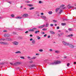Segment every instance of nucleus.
Returning <instances> with one entry per match:
<instances>
[{
	"mask_svg": "<svg viewBox=\"0 0 76 76\" xmlns=\"http://www.w3.org/2000/svg\"><path fill=\"white\" fill-rule=\"evenodd\" d=\"M61 63V61H55L53 62L50 63V65H56V64H58Z\"/></svg>",
	"mask_w": 76,
	"mask_h": 76,
	"instance_id": "f257e3e1",
	"label": "nucleus"
},
{
	"mask_svg": "<svg viewBox=\"0 0 76 76\" xmlns=\"http://www.w3.org/2000/svg\"><path fill=\"white\" fill-rule=\"evenodd\" d=\"M30 41H32L31 43L32 44H33V45H35V44H36V42L35 41V39L33 40V39L32 38H31L30 39Z\"/></svg>",
	"mask_w": 76,
	"mask_h": 76,
	"instance_id": "f03ea898",
	"label": "nucleus"
},
{
	"mask_svg": "<svg viewBox=\"0 0 76 76\" xmlns=\"http://www.w3.org/2000/svg\"><path fill=\"white\" fill-rule=\"evenodd\" d=\"M10 64H11V65H14V66H17V65H18V64H20V62H16L14 64H13L12 63H10Z\"/></svg>",
	"mask_w": 76,
	"mask_h": 76,
	"instance_id": "7ed1b4c3",
	"label": "nucleus"
},
{
	"mask_svg": "<svg viewBox=\"0 0 76 76\" xmlns=\"http://www.w3.org/2000/svg\"><path fill=\"white\" fill-rule=\"evenodd\" d=\"M62 43L64 45H69V43H67L65 41L62 42Z\"/></svg>",
	"mask_w": 76,
	"mask_h": 76,
	"instance_id": "20e7f679",
	"label": "nucleus"
},
{
	"mask_svg": "<svg viewBox=\"0 0 76 76\" xmlns=\"http://www.w3.org/2000/svg\"><path fill=\"white\" fill-rule=\"evenodd\" d=\"M41 18L42 19H44V20H47V17L44 15H42L41 16Z\"/></svg>",
	"mask_w": 76,
	"mask_h": 76,
	"instance_id": "39448f33",
	"label": "nucleus"
},
{
	"mask_svg": "<svg viewBox=\"0 0 76 76\" xmlns=\"http://www.w3.org/2000/svg\"><path fill=\"white\" fill-rule=\"evenodd\" d=\"M10 35L9 34H5L4 35V37H6V38L7 37H10Z\"/></svg>",
	"mask_w": 76,
	"mask_h": 76,
	"instance_id": "423d86ee",
	"label": "nucleus"
},
{
	"mask_svg": "<svg viewBox=\"0 0 76 76\" xmlns=\"http://www.w3.org/2000/svg\"><path fill=\"white\" fill-rule=\"evenodd\" d=\"M0 44H2V45H7V43L6 42H0Z\"/></svg>",
	"mask_w": 76,
	"mask_h": 76,
	"instance_id": "0eeeda50",
	"label": "nucleus"
},
{
	"mask_svg": "<svg viewBox=\"0 0 76 76\" xmlns=\"http://www.w3.org/2000/svg\"><path fill=\"white\" fill-rule=\"evenodd\" d=\"M13 44H14V45H18L19 42H13Z\"/></svg>",
	"mask_w": 76,
	"mask_h": 76,
	"instance_id": "6e6552de",
	"label": "nucleus"
},
{
	"mask_svg": "<svg viewBox=\"0 0 76 76\" xmlns=\"http://www.w3.org/2000/svg\"><path fill=\"white\" fill-rule=\"evenodd\" d=\"M28 14H23V17H28Z\"/></svg>",
	"mask_w": 76,
	"mask_h": 76,
	"instance_id": "1a4fd4ad",
	"label": "nucleus"
},
{
	"mask_svg": "<svg viewBox=\"0 0 76 76\" xmlns=\"http://www.w3.org/2000/svg\"><path fill=\"white\" fill-rule=\"evenodd\" d=\"M69 47L70 48H73L74 47H75V46H74V45L71 44L69 45Z\"/></svg>",
	"mask_w": 76,
	"mask_h": 76,
	"instance_id": "9d476101",
	"label": "nucleus"
},
{
	"mask_svg": "<svg viewBox=\"0 0 76 76\" xmlns=\"http://www.w3.org/2000/svg\"><path fill=\"white\" fill-rule=\"evenodd\" d=\"M45 26V24H44L43 25L39 26L38 27L39 28H44V26Z\"/></svg>",
	"mask_w": 76,
	"mask_h": 76,
	"instance_id": "9b49d317",
	"label": "nucleus"
},
{
	"mask_svg": "<svg viewBox=\"0 0 76 76\" xmlns=\"http://www.w3.org/2000/svg\"><path fill=\"white\" fill-rule=\"evenodd\" d=\"M15 53H16V54H21V52L20 51H18L17 52H15Z\"/></svg>",
	"mask_w": 76,
	"mask_h": 76,
	"instance_id": "f8f14e48",
	"label": "nucleus"
},
{
	"mask_svg": "<svg viewBox=\"0 0 76 76\" xmlns=\"http://www.w3.org/2000/svg\"><path fill=\"white\" fill-rule=\"evenodd\" d=\"M48 26H49V23H47L46 24L45 27H48Z\"/></svg>",
	"mask_w": 76,
	"mask_h": 76,
	"instance_id": "ddd939ff",
	"label": "nucleus"
},
{
	"mask_svg": "<svg viewBox=\"0 0 76 76\" xmlns=\"http://www.w3.org/2000/svg\"><path fill=\"white\" fill-rule=\"evenodd\" d=\"M50 33L52 34H55V33L54 31H50Z\"/></svg>",
	"mask_w": 76,
	"mask_h": 76,
	"instance_id": "4468645a",
	"label": "nucleus"
},
{
	"mask_svg": "<svg viewBox=\"0 0 76 76\" xmlns=\"http://www.w3.org/2000/svg\"><path fill=\"white\" fill-rule=\"evenodd\" d=\"M15 19H22V18L21 17H17L15 18Z\"/></svg>",
	"mask_w": 76,
	"mask_h": 76,
	"instance_id": "2eb2a0df",
	"label": "nucleus"
},
{
	"mask_svg": "<svg viewBox=\"0 0 76 76\" xmlns=\"http://www.w3.org/2000/svg\"><path fill=\"white\" fill-rule=\"evenodd\" d=\"M73 30V29L72 28H68V31H72Z\"/></svg>",
	"mask_w": 76,
	"mask_h": 76,
	"instance_id": "dca6fc26",
	"label": "nucleus"
},
{
	"mask_svg": "<svg viewBox=\"0 0 76 76\" xmlns=\"http://www.w3.org/2000/svg\"><path fill=\"white\" fill-rule=\"evenodd\" d=\"M66 25V23H61V25L62 26H65V25Z\"/></svg>",
	"mask_w": 76,
	"mask_h": 76,
	"instance_id": "f3484780",
	"label": "nucleus"
},
{
	"mask_svg": "<svg viewBox=\"0 0 76 76\" xmlns=\"http://www.w3.org/2000/svg\"><path fill=\"white\" fill-rule=\"evenodd\" d=\"M60 8H58L56 9V12H57L60 9Z\"/></svg>",
	"mask_w": 76,
	"mask_h": 76,
	"instance_id": "a211bd4d",
	"label": "nucleus"
},
{
	"mask_svg": "<svg viewBox=\"0 0 76 76\" xmlns=\"http://www.w3.org/2000/svg\"><path fill=\"white\" fill-rule=\"evenodd\" d=\"M48 13L49 15H51L53 13V12L52 11H49L48 12Z\"/></svg>",
	"mask_w": 76,
	"mask_h": 76,
	"instance_id": "6ab92c4d",
	"label": "nucleus"
},
{
	"mask_svg": "<svg viewBox=\"0 0 76 76\" xmlns=\"http://www.w3.org/2000/svg\"><path fill=\"white\" fill-rule=\"evenodd\" d=\"M29 31H31V32L34 31V30H33V28H32V29H29Z\"/></svg>",
	"mask_w": 76,
	"mask_h": 76,
	"instance_id": "aec40b11",
	"label": "nucleus"
},
{
	"mask_svg": "<svg viewBox=\"0 0 76 76\" xmlns=\"http://www.w3.org/2000/svg\"><path fill=\"white\" fill-rule=\"evenodd\" d=\"M73 34H70L69 35H68V36H67V37H73Z\"/></svg>",
	"mask_w": 76,
	"mask_h": 76,
	"instance_id": "412c9836",
	"label": "nucleus"
},
{
	"mask_svg": "<svg viewBox=\"0 0 76 76\" xmlns=\"http://www.w3.org/2000/svg\"><path fill=\"white\" fill-rule=\"evenodd\" d=\"M5 39L4 38H0V41H4Z\"/></svg>",
	"mask_w": 76,
	"mask_h": 76,
	"instance_id": "4be33fe9",
	"label": "nucleus"
},
{
	"mask_svg": "<svg viewBox=\"0 0 76 76\" xmlns=\"http://www.w3.org/2000/svg\"><path fill=\"white\" fill-rule=\"evenodd\" d=\"M11 17H12V18H14L15 17V15L12 14L11 15Z\"/></svg>",
	"mask_w": 76,
	"mask_h": 76,
	"instance_id": "5701e85b",
	"label": "nucleus"
},
{
	"mask_svg": "<svg viewBox=\"0 0 76 76\" xmlns=\"http://www.w3.org/2000/svg\"><path fill=\"white\" fill-rule=\"evenodd\" d=\"M39 32V31L38 30V31H35V34H37V33H38Z\"/></svg>",
	"mask_w": 76,
	"mask_h": 76,
	"instance_id": "b1692460",
	"label": "nucleus"
},
{
	"mask_svg": "<svg viewBox=\"0 0 76 76\" xmlns=\"http://www.w3.org/2000/svg\"><path fill=\"white\" fill-rule=\"evenodd\" d=\"M35 9L34 7H32L30 8H29V10H33V9Z\"/></svg>",
	"mask_w": 76,
	"mask_h": 76,
	"instance_id": "393cba45",
	"label": "nucleus"
},
{
	"mask_svg": "<svg viewBox=\"0 0 76 76\" xmlns=\"http://www.w3.org/2000/svg\"><path fill=\"white\" fill-rule=\"evenodd\" d=\"M28 6H29L31 7L33 6V4H27Z\"/></svg>",
	"mask_w": 76,
	"mask_h": 76,
	"instance_id": "a878e982",
	"label": "nucleus"
},
{
	"mask_svg": "<svg viewBox=\"0 0 76 76\" xmlns=\"http://www.w3.org/2000/svg\"><path fill=\"white\" fill-rule=\"evenodd\" d=\"M55 52L56 53H60V52L58 50H56L55 51Z\"/></svg>",
	"mask_w": 76,
	"mask_h": 76,
	"instance_id": "bb28decb",
	"label": "nucleus"
},
{
	"mask_svg": "<svg viewBox=\"0 0 76 76\" xmlns=\"http://www.w3.org/2000/svg\"><path fill=\"white\" fill-rule=\"evenodd\" d=\"M42 31H47V28H44L42 29Z\"/></svg>",
	"mask_w": 76,
	"mask_h": 76,
	"instance_id": "cd10ccee",
	"label": "nucleus"
},
{
	"mask_svg": "<svg viewBox=\"0 0 76 76\" xmlns=\"http://www.w3.org/2000/svg\"><path fill=\"white\" fill-rule=\"evenodd\" d=\"M72 7H73V6H70L68 7V9H71V8H72Z\"/></svg>",
	"mask_w": 76,
	"mask_h": 76,
	"instance_id": "c85d7f7f",
	"label": "nucleus"
},
{
	"mask_svg": "<svg viewBox=\"0 0 76 76\" xmlns=\"http://www.w3.org/2000/svg\"><path fill=\"white\" fill-rule=\"evenodd\" d=\"M62 12H63V10H60L59 13L60 14V13H62Z\"/></svg>",
	"mask_w": 76,
	"mask_h": 76,
	"instance_id": "c756f323",
	"label": "nucleus"
},
{
	"mask_svg": "<svg viewBox=\"0 0 76 76\" xmlns=\"http://www.w3.org/2000/svg\"><path fill=\"white\" fill-rule=\"evenodd\" d=\"M64 5H61L60 6V7H64Z\"/></svg>",
	"mask_w": 76,
	"mask_h": 76,
	"instance_id": "7c9ffc66",
	"label": "nucleus"
},
{
	"mask_svg": "<svg viewBox=\"0 0 76 76\" xmlns=\"http://www.w3.org/2000/svg\"><path fill=\"white\" fill-rule=\"evenodd\" d=\"M39 51L40 52H42V51H43V50L40 49L39 50Z\"/></svg>",
	"mask_w": 76,
	"mask_h": 76,
	"instance_id": "2f4dec72",
	"label": "nucleus"
},
{
	"mask_svg": "<svg viewBox=\"0 0 76 76\" xmlns=\"http://www.w3.org/2000/svg\"><path fill=\"white\" fill-rule=\"evenodd\" d=\"M36 58V57H34L32 58L31 59H30V60H32V59H35Z\"/></svg>",
	"mask_w": 76,
	"mask_h": 76,
	"instance_id": "473e14b6",
	"label": "nucleus"
},
{
	"mask_svg": "<svg viewBox=\"0 0 76 76\" xmlns=\"http://www.w3.org/2000/svg\"><path fill=\"white\" fill-rule=\"evenodd\" d=\"M63 34H64V33H61L60 34V35H59V36H61L63 35Z\"/></svg>",
	"mask_w": 76,
	"mask_h": 76,
	"instance_id": "72a5a7b5",
	"label": "nucleus"
},
{
	"mask_svg": "<svg viewBox=\"0 0 76 76\" xmlns=\"http://www.w3.org/2000/svg\"><path fill=\"white\" fill-rule=\"evenodd\" d=\"M6 39L7 41H10V39L9 38H7Z\"/></svg>",
	"mask_w": 76,
	"mask_h": 76,
	"instance_id": "f704fd0d",
	"label": "nucleus"
},
{
	"mask_svg": "<svg viewBox=\"0 0 76 76\" xmlns=\"http://www.w3.org/2000/svg\"><path fill=\"white\" fill-rule=\"evenodd\" d=\"M20 58H22L23 59H25V58L23 56H20Z\"/></svg>",
	"mask_w": 76,
	"mask_h": 76,
	"instance_id": "c9c22d12",
	"label": "nucleus"
},
{
	"mask_svg": "<svg viewBox=\"0 0 76 76\" xmlns=\"http://www.w3.org/2000/svg\"><path fill=\"white\" fill-rule=\"evenodd\" d=\"M37 38L38 39H40L41 37L39 36H37Z\"/></svg>",
	"mask_w": 76,
	"mask_h": 76,
	"instance_id": "e433bc0d",
	"label": "nucleus"
},
{
	"mask_svg": "<svg viewBox=\"0 0 76 76\" xmlns=\"http://www.w3.org/2000/svg\"><path fill=\"white\" fill-rule=\"evenodd\" d=\"M39 15H37V16L36 17V18H39Z\"/></svg>",
	"mask_w": 76,
	"mask_h": 76,
	"instance_id": "4c0bfd02",
	"label": "nucleus"
},
{
	"mask_svg": "<svg viewBox=\"0 0 76 76\" xmlns=\"http://www.w3.org/2000/svg\"><path fill=\"white\" fill-rule=\"evenodd\" d=\"M33 31H34V30H36L37 29V28H33Z\"/></svg>",
	"mask_w": 76,
	"mask_h": 76,
	"instance_id": "58836bf2",
	"label": "nucleus"
},
{
	"mask_svg": "<svg viewBox=\"0 0 76 76\" xmlns=\"http://www.w3.org/2000/svg\"><path fill=\"white\" fill-rule=\"evenodd\" d=\"M29 63H33V61H29Z\"/></svg>",
	"mask_w": 76,
	"mask_h": 76,
	"instance_id": "ea45409f",
	"label": "nucleus"
},
{
	"mask_svg": "<svg viewBox=\"0 0 76 76\" xmlns=\"http://www.w3.org/2000/svg\"><path fill=\"white\" fill-rule=\"evenodd\" d=\"M53 22H57V20H53Z\"/></svg>",
	"mask_w": 76,
	"mask_h": 76,
	"instance_id": "a19ab883",
	"label": "nucleus"
},
{
	"mask_svg": "<svg viewBox=\"0 0 76 76\" xmlns=\"http://www.w3.org/2000/svg\"><path fill=\"white\" fill-rule=\"evenodd\" d=\"M67 66L68 67H69V65H70V64L69 63H68V64H67Z\"/></svg>",
	"mask_w": 76,
	"mask_h": 76,
	"instance_id": "79ce46f5",
	"label": "nucleus"
},
{
	"mask_svg": "<svg viewBox=\"0 0 76 76\" xmlns=\"http://www.w3.org/2000/svg\"><path fill=\"white\" fill-rule=\"evenodd\" d=\"M47 35V34H45L44 35V37H46Z\"/></svg>",
	"mask_w": 76,
	"mask_h": 76,
	"instance_id": "37998d69",
	"label": "nucleus"
},
{
	"mask_svg": "<svg viewBox=\"0 0 76 76\" xmlns=\"http://www.w3.org/2000/svg\"><path fill=\"white\" fill-rule=\"evenodd\" d=\"M49 51H53V50H52V49H50L49 50Z\"/></svg>",
	"mask_w": 76,
	"mask_h": 76,
	"instance_id": "c03bdc74",
	"label": "nucleus"
},
{
	"mask_svg": "<svg viewBox=\"0 0 76 76\" xmlns=\"http://www.w3.org/2000/svg\"><path fill=\"white\" fill-rule=\"evenodd\" d=\"M7 30H4L3 31V32H7Z\"/></svg>",
	"mask_w": 76,
	"mask_h": 76,
	"instance_id": "a18cd8bd",
	"label": "nucleus"
},
{
	"mask_svg": "<svg viewBox=\"0 0 76 76\" xmlns=\"http://www.w3.org/2000/svg\"><path fill=\"white\" fill-rule=\"evenodd\" d=\"M39 3L41 4L42 3V2H41V1H39Z\"/></svg>",
	"mask_w": 76,
	"mask_h": 76,
	"instance_id": "49530a36",
	"label": "nucleus"
},
{
	"mask_svg": "<svg viewBox=\"0 0 76 76\" xmlns=\"http://www.w3.org/2000/svg\"><path fill=\"white\" fill-rule=\"evenodd\" d=\"M25 33L26 34H27V33H28V31H26V32H25Z\"/></svg>",
	"mask_w": 76,
	"mask_h": 76,
	"instance_id": "de8ad7c7",
	"label": "nucleus"
},
{
	"mask_svg": "<svg viewBox=\"0 0 76 76\" xmlns=\"http://www.w3.org/2000/svg\"><path fill=\"white\" fill-rule=\"evenodd\" d=\"M41 15H44V13L42 12L41 13Z\"/></svg>",
	"mask_w": 76,
	"mask_h": 76,
	"instance_id": "09e8293b",
	"label": "nucleus"
},
{
	"mask_svg": "<svg viewBox=\"0 0 76 76\" xmlns=\"http://www.w3.org/2000/svg\"><path fill=\"white\" fill-rule=\"evenodd\" d=\"M60 28V27H57V29H58Z\"/></svg>",
	"mask_w": 76,
	"mask_h": 76,
	"instance_id": "8fccbe9b",
	"label": "nucleus"
},
{
	"mask_svg": "<svg viewBox=\"0 0 76 76\" xmlns=\"http://www.w3.org/2000/svg\"><path fill=\"white\" fill-rule=\"evenodd\" d=\"M30 1H27L26 2V3H30Z\"/></svg>",
	"mask_w": 76,
	"mask_h": 76,
	"instance_id": "3c124183",
	"label": "nucleus"
},
{
	"mask_svg": "<svg viewBox=\"0 0 76 76\" xmlns=\"http://www.w3.org/2000/svg\"><path fill=\"white\" fill-rule=\"evenodd\" d=\"M13 34H16V33L15 32H14L13 33Z\"/></svg>",
	"mask_w": 76,
	"mask_h": 76,
	"instance_id": "603ef678",
	"label": "nucleus"
},
{
	"mask_svg": "<svg viewBox=\"0 0 76 76\" xmlns=\"http://www.w3.org/2000/svg\"><path fill=\"white\" fill-rule=\"evenodd\" d=\"M33 35H32V34H30V37H33Z\"/></svg>",
	"mask_w": 76,
	"mask_h": 76,
	"instance_id": "864d4df0",
	"label": "nucleus"
},
{
	"mask_svg": "<svg viewBox=\"0 0 76 76\" xmlns=\"http://www.w3.org/2000/svg\"><path fill=\"white\" fill-rule=\"evenodd\" d=\"M50 26H53V24H50Z\"/></svg>",
	"mask_w": 76,
	"mask_h": 76,
	"instance_id": "5fc2aeb1",
	"label": "nucleus"
},
{
	"mask_svg": "<svg viewBox=\"0 0 76 76\" xmlns=\"http://www.w3.org/2000/svg\"><path fill=\"white\" fill-rule=\"evenodd\" d=\"M8 3H10V4H12V2H10V1H9L8 2Z\"/></svg>",
	"mask_w": 76,
	"mask_h": 76,
	"instance_id": "6e6d98bb",
	"label": "nucleus"
},
{
	"mask_svg": "<svg viewBox=\"0 0 76 76\" xmlns=\"http://www.w3.org/2000/svg\"><path fill=\"white\" fill-rule=\"evenodd\" d=\"M65 8H66V7H64L63 8H62L61 9H65Z\"/></svg>",
	"mask_w": 76,
	"mask_h": 76,
	"instance_id": "4d7b16f0",
	"label": "nucleus"
},
{
	"mask_svg": "<svg viewBox=\"0 0 76 76\" xmlns=\"http://www.w3.org/2000/svg\"><path fill=\"white\" fill-rule=\"evenodd\" d=\"M70 6V4H68V7H69V6Z\"/></svg>",
	"mask_w": 76,
	"mask_h": 76,
	"instance_id": "13d9d810",
	"label": "nucleus"
},
{
	"mask_svg": "<svg viewBox=\"0 0 76 76\" xmlns=\"http://www.w3.org/2000/svg\"><path fill=\"white\" fill-rule=\"evenodd\" d=\"M36 56H38V55H39V54L38 53H36Z\"/></svg>",
	"mask_w": 76,
	"mask_h": 76,
	"instance_id": "bf43d9fd",
	"label": "nucleus"
},
{
	"mask_svg": "<svg viewBox=\"0 0 76 76\" xmlns=\"http://www.w3.org/2000/svg\"><path fill=\"white\" fill-rule=\"evenodd\" d=\"M28 58H31V57H30L29 56H28Z\"/></svg>",
	"mask_w": 76,
	"mask_h": 76,
	"instance_id": "052dcab7",
	"label": "nucleus"
},
{
	"mask_svg": "<svg viewBox=\"0 0 76 76\" xmlns=\"http://www.w3.org/2000/svg\"><path fill=\"white\" fill-rule=\"evenodd\" d=\"M48 38H50V36H48Z\"/></svg>",
	"mask_w": 76,
	"mask_h": 76,
	"instance_id": "680f3d73",
	"label": "nucleus"
},
{
	"mask_svg": "<svg viewBox=\"0 0 76 76\" xmlns=\"http://www.w3.org/2000/svg\"><path fill=\"white\" fill-rule=\"evenodd\" d=\"M42 34H45V33L44 32H43L42 33Z\"/></svg>",
	"mask_w": 76,
	"mask_h": 76,
	"instance_id": "e2e57ef3",
	"label": "nucleus"
},
{
	"mask_svg": "<svg viewBox=\"0 0 76 76\" xmlns=\"http://www.w3.org/2000/svg\"><path fill=\"white\" fill-rule=\"evenodd\" d=\"M66 20V19H63V20L64 21V20Z\"/></svg>",
	"mask_w": 76,
	"mask_h": 76,
	"instance_id": "0e129e2a",
	"label": "nucleus"
},
{
	"mask_svg": "<svg viewBox=\"0 0 76 76\" xmlns=\"http://www.w3.org/2000/svg\"><path fill=\"white\" fill-rule=\"evenodd\" d=\"M55 26H57V24H55Z\"/></svg>",
	"mask_w": 76,
	"mask_h": 76,
	"instance_id": "69168bd1",
	"label": "nucleus"
},
{
	"mask_svg": "<svg viewBox=\"0 0 76 76\" xmlns=\"http://www.w3.org/2000/svg\"><path fill=\"white\" fill-rule=\"evenodd\" d=\"M74 64H76V62H74Z\"/></svg>",
	"mask_w": 76,
	"mask_h": 76,
	"instance_id": "338daca9",
	"label": "nucleus"
},
{
	"mask_svg": "<svg viewBox=\"0 0 76 76\" xmlns=\"http://www.w3.org/2000/svg\"><path fill=\"white\" fill-rule=\"evenodd\" d=\"M74 9H75V10H76V7L74 8Z\"/></svg>",
	"mask_w": 76,
	"mask_h": 76,
	"instance_id": "774afa93",
	"label": "nucleus"
}]
</instances>
